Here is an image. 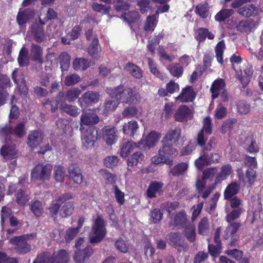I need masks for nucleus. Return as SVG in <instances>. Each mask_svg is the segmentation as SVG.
<instances>
[{
  "mask_svg": "<svg viewBox=\"0 0 263 263\" xmlns=\"http://www.w3.org/2000/svg\"><path fill=\"white\" fill-rule=\"evenodd\" d=\"M106 92L111 98L114 99L118 104L136 105L141 100L140 94L135 87L126 88L123 84L114 87L107 88Z\"/></svg>",
  "mask_w": 263,
  "mask_h": 263,
  "instance_id": "nucleus-1",
  "label": "nucleus"
},
{
  "mask_svg": "<svg viewBox=\"0 0 263 263\" xmlns=\"http://www.w3.org/2000/svg\"><path fill=\"white\" fill-rule=\"evenodd\" d=\"M69 260L68 251L61 249L51 255L48 252H42L37 254L34 263H67Z\"/></svg>",
  "mask_w": 263,
  "mask_h": 263,
  "instance_id": "nucleus-2",
  "label": "nucleus"
},
{
  "mask_svg": "<svg viewBox=\"0 0 263 263\" xmlns=\"http://www.w3.org/2000/svg\"><path fill=\"white\" fill-rule=\"evenodd\" d=\"M175 151L171 143L162 142V146L159 149L158 155L152 157V162L156 165L163 163L172 166L173 164V155Z\"/></svg>",
  "mask_w": 263,
  "mask_h": 263,
  "instance_id": "nucleus-3",
  "label": "nucleus"
},
{
  "mask_svg": "<svg viewBox=\"0 0 263 263\" xmlns=\"http://www.w3.org/2000/svg\"><path fill=\"white\" fill-rule=\"evenodd\" d=\"M36 236L35 233H30L14 236L9 240V242L14 246L15 252L20 254L29 253L31 247L27 243V240L33 239Z\"/></svg>",
  "mask_w": 263,
  "mask_h": 263,
  "instance_id": "nucleus-4",
  "label": "nucleus"
},
{
  "mask_svg": "<svg viewBox=\"0 0 263 263\" xmlns=\"http://www.w3.org/2000/svg\"><path fill=\"white\" fill-rule=\"evenodd\" d=\"M92 234L89 235V242L91 243H98L101 242L106 234L105 223L101 215L98 216L92 227Z\"/></svg>",
  "mask_w": 263,
  "mask_h": 263,
  "instance_id": "nucleus-5",
  "label": "nucleus"
},
{
  "mask_svg": "<svg viewBox=\"0 0 263 263\" xmlns=\"http://www.w3.org/2000/svg\"><path fill=\"white\" fill-rule=\"evenodd\" d=\"M226 87V85L223 79L219 78L214 80L210 89L212 99L214 100L220 96L222 102H227L229 98Z\"/></svg>",
  "mask_w": 263,
  "mask_h": 263,
  "instance_id": "nucleus-6",
  "label": "nucleus"
},
{
  "mask_svg": "<svg viewBox=\"0 0 263 263\" xmlns=\"http://www.w3.org/2000/svg\"><path fill=\"white\" fill-rule=\"evenodd\" d=\"M52 165L49 163L37 164L31 171V178L42 181L49 180L50 178Z\"/></svg>",
  "mask_w": 263,
  "mask_h": 263,
  "instance_id": "nucleus-7",
  "label": "nucleus"
},
{
  "mask_svg": "<svg viewBox=\"0 0 263 263\" xmlns=\"http://www.w3.org/2000/svg\"><path fill=\"white\" fill-rule=\"evenodd\" d=\"M166 238L169 245L176 249L179 253L187 251L188 245L182 239L180 233L172 232L166 235Z\"/></svg>",
  "mask_w": 263,
  "mask_h": 263,
  "instance_id": "nucleus-8",
  "label": "nucleus"
},
{
  "mask_svg": "<svg viewBox=\"0 0 263 263\" xmlns=\"http://www.w3.org/2000/svg\"><path fill=\"white\" fill-rule=\"evenodd\" d=\"M45 22L40 17L35 20L31 25L30 30L34 40L37 43L43 42L46 39L44 26Z\"/></svg>",
  "mask_w": 263,
  "mask_h": 263,
  "instance_id": "nucleus-9",
  "label": "nucleus"
},
{
  "mask_svg": "<svg viewBox=\"0 0 263 263\" xmlns=\"http://www.w3.org/2000/svg\"><path fill=\"white\" fill-rule=\"evenodd\" d=\"M220 156L217 153H204L195 161L196 167L202 170L205 166L215 162H218Z\"/></svg>",
  "mask_w": 263,
  "mask_h": 263,
  "instance_id": "nucleus-10",
  "label": "nucleus"
},
{
  "mask_svg": "<svg viewBox=\"0 0 263 263\" xmlns=\"http://www.w3.org/2000/svg\"><path fill=\"white\" fill-rule=\"evenodd\" d=\"M234 25L238 32L250 33L257 28V24L254 20L250 18L235 21Z\"/></svg>",
  "mask_w": 263,
  "mask_h": 263,
  "instance_id": "nucleus-11",
  "label": "nucleus"
},
{
  "mask_svg": "<svg viewBox=\"0 0 263 263\" xmlns=\"http://www.w3.org/2000/svg\"><path fill=\"white\" fill-rule=\"evenodd\" d=\"M237 13L245 18L255 17L260 14L261 10L259 7L253 4H247L237 8Z\"/></svg>",
  "mask_w": 263,
  "mask_h": 263,
  "instance_id": "nucleus-12",
  "label": "nucleus"
},
{
  "mask_svg": "<svg viewBox=\"0 0 263 263\" xmlns=\"http://www.w3.org/2000/svg\"><path fill=\"white\" fill-rule=\"evenodd\" d=\"M100 95L98 92L87 91L79 99V104L81 108L85 109L88 106L98 102Z\"/></svg>",
  "mask_w": 263,
  "mask_h": 263,
  "instance_id": "nucleus-13",
  "label": "nucleus"
},
{
  "mask_svg": "<svg viewBox=\"0 0 263 263\" xmlns=\"http://www.w3.org/2000/svg\"><path fill=\"white\" fill-rule=\"evenodd\" d=\"M193 111L185 105H180L174 115L176 121L179 122H186L192 120L193 118Z\"/></svg>",
  "mask_w": 263,
  "mask_h": 263,
  "instance_id": "nucleus-14",
  "label": "nucleus"
},
{
  "mask_svg": "<svg viewBox=\"0 0 263 263\" xmlns=\"http://www.w3.org/2000/svg\"><path fill=\"white\" fill-rule=\"evenodd\" d=\"M98 129L96 127L90 126L86 130L82 138L83 146L86 149L93 146L97 140Z\"/></svg>",
  "mask_w": 263,
  "mask_h": 263,
  "instance_id": "nucleus-15",
  "label": "nucleus"
},
{
  "mask_svg": "<svg viewBox=\"0 0 263 263\" xmlns=\"http://www.w3.org/2000/svg\"><path fill=\"white\" fill-rule=\"evenodd\" d=\"M43 139L44 134L41 130H32L28 134L27 144L31 148H35L42 143Z\"/></svg>",
  "mask_w": 263,
  "mask_h": 263,
  "instance_id": "nucleus-16",
  "label": "nucleus"
},
{
  "mask_svg": "<svg viewBox=\"0 0 263 263\" xmlns=\"http://www.w3.org/2000/svg\"><path fill=\"white\" fill-rule=\"evenodd\" d=\"M103 138L107 144L111 145L115 144L118 139V130L113 126H105L102 129Z\"/></svg>",
  "mask_w": 263,
  "mask_h": 263,
  "instance_id": "nucleus-17",
  "label": "nucleus"
},
{
  "mask_svg": "<svg viewBox=\"0 0 263 263\" xmlns=\"http://www.w3.org/2000/svg\"><path fill=\"white\" fill-rule=\"evenodd\" d=\"M93 250L90 245H87L84 249H79L76 251L73 257L76 263H84L93 254Z\"/></svg>",
  "mask_w": 263,
  "mask_h": 263,
  "instance_id": "nucleus-18",
  "label": "nucleus"
},
{
  "mask_svg": "<svg viewBox=\"0 0 263 263\" xmlns=\"http://www.w3.org/2000/svg\"><path fill=\"white\" fill-rule=\"evenodd\" d=\"M81 123L85 125H92L99 122V117L92 110H85L83 109L81 116Z\"/></svg>",
  "mask_w": 263,
  "mask_h": 263,
  "instance_id": "nucleus-19",
  "label": "nucleus"
},
{
  "mask_svg": "<svg viewBox=\"0 0 263 263\" xmlns=\"http://www.w3.org/2000/svg\"><path fill=\"white\" fill-rule=\"evenodd\" d=\"M196 97V93L194 91L193 87L186 86L183 88L180 95L177 97V100L181 102H193Z\"/></svg>",
  "mask_w": 263,
  "mask_h": 263,
  "instance_id": "nucleus-20",
  "label": "nucleus"
},
{
  "mask_svg": "<svg viewBox=\"0 0 263 263\" xmlns=\"http://www.w3.org/2000/svg\"><path fill=\"white\" fill-rule=\"evenodd\" d=\"M68 173L69 177L73 181L78 184L83 182V176L81 170L76 163H71L68 167Z\"/></svg>",
  "mask_w": 263,
  "mask_h": 263,
  "instance_id": "nucleus-21",
  "label": "nucleus"
},
{
  "mask_svg": "<svg viewBox=\"0 0 263 263\" xmlns=\"http://www.w3.org/2000/svg\"><path fill=\"white\" fill-rule=\"evenodd\" d=\"M194 37L196 41L200 43L205 42L206 38L209 40H213L215 38V35L208 28L200 27L196 30Z\"/></svg>",
  "mask_w": 263,
  "mask_h": 263,
  "instance_id": "nucleus-22",
  "label": "nucleus"
},
{
  "mask_svg": "<svg viewBox=\"0 0 263 263\" xmlns=\"http://www.w3.org/2000/svg\"><path fill=\"white\" fill-rule=\"evenodd\" d=\"M144 159V155L142 152H136L127 159V170L132 171L134 167L140 163Z\"/></svg>",
  "mask_w": 263,
  "mask_h": 263,
  "instance_id": "nucleus-23",
  "label": "nucleus"
},
{
  "mask_svg": "<svg viewBox=\"0 0 263 263\" xmlns=\"http://www.w3.org/2000/svg\"><path fill=\"white\" fill-rule=\"evenodd\" d=\"M233 172L232 166L229 164H225L221 166L220 171L217 174L215 179V184H220L222 181L227 179Z\"/></svg>",
  "mask_w": 263,
  "mask_h": 263,
  "instance_id": "nucleus-24",
  "label": "nucleus"
},
{
  "mask_svg": "<svg viewBox=\"0 0 263 263\" xmlns=\"http://www.w3.org/2000/svg\"><path fill=\"white\" fill-rule=\"evenodd\" d=\"M163 183L157 181H152L146 191V195L148 198H153L156 197V193H160L162 192Z\"/></svg>",
  "mask_w": 263,
  "mask_h": 263,
  "instance_id": "nucleus-25",
  "label": "nucleus"
},
{
  "mask_svg": "<svg viewBox=\"0 0 263 263\" xmlns=\"http://www.w3.org/2000/svg\"><path fill=\"white\" fill-rule=\"evenodd\" d=\"M181 129L177 127L174 129L169 130L163 138L162 142L171 143L172 141H178L181 137Z\"/></svg>",
  "mask_w": 263,
  "mask_h": 263,
  "instance_id": "nucleus-26",
  "label": "nucleus"
},
{
  "mask_svg": "<svg viewBox=\"0 0 263 263\" xmlns=\"http://www.w3.org/2000/svg\"><path fill=\"white\" fill-rule=\"evenodd\" d=\"M124 70L128 72L135 78L140 79L143 77L142 69L137 65L128 62L124 66Z\"/></svg>",
  "mask_w": 263,
  "mask_h": 263,
  "instance_id": "nucleus-27",
  "label": "nucleus"
},
{
  "mask_svg": "<svg viewBox=\"0 0 263 263\" xmlns=\"http://www.w3.org/2000/svg\"><path fill=\"white\" fill-rule=\"evenodd\" d=\"M240 189L239 185L236 182H232L228 185L224 192V198L229 200L236 195Z\"/></svg>",
  "mask_w": 263,
  "mask_h": 263,
  "instance_id": "nucleus-28",
  "label": "nucleus"
},
{
  "mask_svg": "<svg viewBox=\"0 0 263 263\" xmlns=\"http://www.w3.org/2000/svg\"><path fill=\"white\" fill-rule=\"evenodd\" d=\"M186 215L183 211H181L176 214L173 220V226L178 229L184 228L187 224Z\"/></svg>",
  "mask_w": 263,
  "mask_h": 263,
  "instance_id": "nucleus-29",
  "label": "nucleus"
},
{
  "mask_svg": "<svg viewBox=\"0 0 263 263\" xmlns=\"http://www.w3.org/2000/svg\"><path fill=\"white\" fill-rule=\"evenodd\" d=\"M189 164L186 162H180L175 165L171 168L170 173L173 176L178 177L183 175L188 169Z\"/></svg>",
  "mask_w": 263,
  "mask_h": 263,
  "instance_id": "nucleus-30",
  "label": "nucleus"
},
{
  "mask_svg": "<svg viewBox=\"0 0 263 263\" xmlns=\"http://www.w3.org/2000/svg\"><path fill=\"white\" fill-rule=\"evenodd\" d=\"M30 52L33 61L40 63H43V50L40 45L31 44Z\"/></svg>",
  "mask_w": 263,
  "mask_h": 263,
  "instance_id": "nucleus-31",
  "label": "nucleus"
},
{
  "mask_svg": "<svg viewBox=\"0 0 263 263\" xmlns=\"http://www.w3.org/2000/svg\"><path fill=\"white\" fill-rule=\"evenodd\" d=\"M161 138V134L155 131L151 132L144 140L145 145L148 148L154 147Z\"/></svg>",
  "mask_w": 263,
  "mask_h": 263,
  "instance_id": "nucleus-32",
  "label": "nucleus"
},
{
  "mask_svg": "<svg viewBox=\"0 0 263 263\" xmlns=\"http://www.w3.org/2000/svg\"><path fill=\"white\" fill-rule=\"evenodd\" d=\"M142 141H140L138 145L132 141H128L124 143L121 149V156L122 157H127L134 148L139 147L140 145L142 144Z\"/></svg>",
  "mask_w": 263,
  "mask_h": 263,
  "instance_id": "nucleus-33",
  "label": "nucleus"
},
{
  "mask_svg": "<svg viewBox=\"0 0 263 263\" xmlns=\"http://www.w3.org/2000/svg\"><path fill=\"white\" fill-rule=\"evenodd\" d=\"M90 65V61L84 58H76L72 63L73 68L77 71H84L89 67Z\"/></svg>",
  "mask_w": 263,
  "mask_h": 263,
  "instance_id": "nucleus-34",
  "label": "nucleus"
},
{
  "mask_svg": "<svg viewBox=\"0 0 263 263\" xmlns=\"http://www.w3.org/2000/svg\"><path fill=\"white\" fill-rule=\"evenodd\" d=\"M1 155L6 159L12 160L15 157L16 151L14 145H4L1 148Z\"/></svg>",
  "mask_w": 263,
  "mask_h": 263,
  "instance_id": "nucleus-35",
  "label": "nucleus"
},
{
  "mask_svg": "<svg viewBox=\"0 0 263 263\" xmlns=\"http://www.w3.org/2000/svg\"><path fill=\"white\" fill-rule=\"evenodd\" d=\"M195 13L201 18H206L209 14V7L207 2L198 4L195 9Z\"/></svg>",
  "mask_w": 263,
  "mask_h": 263,
  "instance_id": "nucleus-36",
  "label": "nucleus"
},
{
  "mask_svg": "<svg viewBox=\"0 0 263 263\" xmlns=\"http://www.w3.org/2000/svg\"><path fill=\"white\" fill-rule=\"evenodd\" d=\"M138 128L139 125L137 122L135 120H132L125 123L123 126L122 130L124 134L133 137Z\"/></svg>",
  "mask_w": 263,
  "mask_h": 263,
  "instance_id": "nucleus-37",
  "label": "nucleus"
},
{
  "mask_svg": "<svg viewBox=\"0 0 263 263\" xmlns=\"http://www.w3.org/2000/svg\"><path fill=\"white\" fill-rule=\"evenodd\" d=\"M229 223V224L227 227L223 236V238L225 240L228 239L235 234L241 226L240 222L232 221Z\"/></svg>",
  "mask_w": 263,
  "mask_h": 263,
  "instance_id": "nucleus-38",
  "label": "nucleus"
},
{
  "mask_svg": "<svg viewBox=\"0 0 263 263\" xmlns=\"http://www.w3.org/2000/svg\"><path fill=\"white\" fill-rule=\"evenodd\" d=\"M158 16L156 14H153L147 17L144 25V30L145 31H153L158 24Z\"/></svg>",
  "mask_w": 263,
  "mask_h": 263,
  "instance_id": "nucleus-39",
  "label": "nucleus"
},
{
  "mask_svg": "<svg viewBox=\"0 0 263 263\" xmlns=\"http://www.w3.org/2000/svg\"><path fill=\"white\" fill-rule=\"evenodd\" d=\"M32 14L29 9H25L18 12L16 16V21L20 26H23L26 24L31 18Z\"/></svg>",
  "mask_w": 263,
  "mask_h": 263,
  "instance_id": "nucleus-40",
  "label": "nucleus"
},
{
  "mask_svg": "<svg viewBox=\"0 0 263 263\" xmlns=\"http://www.w3.org/2000/svg\"><path fill=\"white\" fill-rule=\"evenodd\" d=\"M17 62L21 67L27 66L29 63V58L28 50L22 47L20 52L17 58Z\"/></svg>",
  "mask_w": 263,
  "mask_h": 263,
  "instance_id": "nucleus-41",
  "label": "nucleus"
},
{
  "mask_svg": "<svg viewBox=\"0 0 263 263\" xmlns=\"http://www.w3.org/2000/svg\"><path fill=\"white\" fill-rule=\"evenodd\" d=\"M59 60L62 71H67L70 64V56L66 52L60 53Z\"/></svg>",
  "mask_w": 263,
  "mask_h": 263,
  "instance_id": "nucleus-42",
  "label": "nucleus"
},
{
  "mask_svg": "<svg viewBox=\"0 0 263 263\" xmlns=\"http://www.w3.org/2000/svg\"><path fill=\"white\" fill-rule=\"evenodd\" d=\"M226 45L224 40L219 42L216 45L215 51L217 62L222 65L223 64V55Z\"/></svg>",
  "mask_w": 263,
  "mask_h": 263,
  "instance_id": "nucleus-43",
  "label": "nucleus"
},
{
  "mask_svg": "<svg viewBox=\"0 0 263 263\" xmlns=\"http://www.w3.org/2000/svg\"><path fill=\"white\" fill-rule=\"evenodd\" d=\"M234 13V11L232 9H222L215 15V20L218 22H224Z\"/></svg>",
  "mask_w": 263,
  "mask_h": 263,
  "instance_id": "nucleus-44",
  "label": "nucleus"
},
{
  "mask_svg": "<svg viewBox=\"0 0 263 263\" xmlns=\"http://www.w3.org/2000/svg\"><path fill=\"white\" fill-rule=\"evenodd\" d=\"M183 234L190 242H193L196 239V228L193 224H187L184 228Z\"/></svg>",
  "mask_w": 263,
  "mask_h": 263,
  "instance_id": "nucleus-45",
  "label": "nucleus"
},
{
  "mask_svg": "<svg viewBox=\"0 0 263 263\" xmlns=\"http://www.w3.org/2000/svg\"><path fill=\"white\" fill-rule=\"evenodd\" d=\"M167 68L174 77L179 78L183 74V68L179 63H176L170 64Z\"/></svg>",
  "mask_w": 263,
  "mask_h": 263,
  "instance_id": "nucleus-46",
  "label": "nucleus"
},
{
  "mask_svg": "<svg viewBox=\"0 0 263 263\" xmlns=\"http://www.w3.org/2000/svg\"><path fill=\"white\" fill-rule=\"evenodd\" d=\"M99 40L97 36L96 35L88 48V52L92 57L97 58L99 57Z\"/></svg>",
  "mask_w": 263,
  "mask_h": 263,
  "instance_id": "nucleus-47",
  "label": "nucleus"
},
{
  "mask_svg": "<svg viewBox=\"0 0 263 263\" xmlns=\"http://www.w3.org/2000/svg\"><path fill=\"white\" fill-rule=\"evenodd\" d=\"M74 209L73 201L66 202L60 210V215L63 218L68 217L73 213Z\"/></svg>",
  "mask_w": 263,
  "mask_h": 263,
  "instance_id": "nucleus-48",
  "label": "nucleus"
},
{
  "mask_svg": "<svg viewBox=\"0 0 263 263\" xmlns=\"http://www.w3.org/2000/svg\"><path fill=\"white\" fill-rule=\"evenodd\" d=\"M26 122L21 121L13 128V135L18 138H23L26 134Z\"/></svg>",
  "mask_w": 263,
  "mask_h": 263,
  "instance_id": "nucleus-49",
  "label": "nucleus"
},
{
  "mask_svg": "<svg viewBox=\"0 0 263 263\" xmlns=\"http://www.w3.org/2000/svg\"><path fill=\"white\" fill-rule=\"evenodd\" d=\"M81 93V90L78 87H72L68 89L66 93V99L69 102H72L76 100Z\"/></svg>",
  "mask_w": 263,
  "mask_h": 263,
  "instance_id": "nucleus-50",
  "label": "nucleus"
},
{
  "mask_svg": "<svg viewBox=\"0 0 263 263\" xmlns=\"http://www.w3.org/2000/svg\"><path fill=\"white\" fill-rule=\"evenodd\" d=\"M59 104V101L55 98H48L43 103V106L52 112H54L58 109Z\"/></svg>",
  "mask_w": 263,
  "mask_h": 263,
  "instance_id": "nucleus-51",
  "label": "nucleus"
},
{
  "mask_svg": "<svg viewBox=\"0 0 263 263\" xmlns=\"http://www.w3.org/2000/svg\"><path fill=\"white\" fill-rule=\"evenodd\" d=\"M65 174V168L61 165H55L54 168L53 177L58 182H63Z\"/></svg>",
  "mask_w": 263,
  "mask_h": 263,
  "instance_id": "nucleus-52",
  "label": "nucleus"
},
{
  "mask_svg": "<svg viewBox=\"0 0 263 263\" xmlns=\"http://www.w3.org/2000/svg\"><path fill=\"white\" fill-rule=\"evenodd\" d=\"M118 104L116 101L112 100H106L104 104L103 115L108 116L110 112H112L116 109Z\"/></svg>",
  "mask_w": 263,
  "mask_h": 263,
  "instance_id": "nucleus-53",
  "label": "nucleus"
},
{
  "mask_svg": "<svg viewBox=\"0 0 263 263\" xmlns=\"http://www.w3.org/2000/svg\"><path fill=\"white\" fill-rule=\"evenodd\" d=\"M62 109L65 112L72 117H76L80 113V109L76 106L65 104L62 106Z\"/></svg>",
  "mask_w": 263,
  "mask_h": 263,
  "instance_id": "nucleus-54",
  "label": "nucleus"
},
{
  "mask_svg": "<svg viewBox=\"0 0 263 263\" xmlns=\"http://www.w3.org/2000/svg\"><path fill=\"white\" fill-rule=\"evenodd\" d=\"M30 210L36 217H40L43 213L42 202L39 200H35L31 204Z\"/></svg>",
  "mask_w": 263,
  "mask_h": 263,
  "instance_id": "nucleus-55",
  "label": "nucleus"
},
{
  "mask_svg": "<svg viewBox=\"0 0 263 263\" xmlns=\"http://www.w3.org/2000/svg\"><path fill=\"white\" fill-rule=\"evenodd\" d=\"M119 159L117 156H108L103 160L104 165L108 168H112L117 166Z\"/></svg>",
  "mask_w": 263,
  "mask_h": 263,
  "instance_id": "nucleus-56",
  "label": "nucleus"
},
{
  "mask_svg": "<svg viewBox=\"0 0 263 263\" xmlns=\"http://www.w3.org/2000/svg\"><path fill=\"white\" fill-rule=\"evenodd\" d=\"M16 202L20 205L24 206L26 204L29 200L28 195H27L24 191L22 189H19L15 193Z\"/></svg>",
  "mask_w": 263,
  "mask_h": 263,
  "instance_id": "nucleus-57",
  "label": "nucleus"
},
{
  "mask_svg": "<svg viewBox=\"0 0 263 263\" xmlns=\"http://www.w3.org/2000/svg\"><path fill=\"white\" fill-rule=\"evenodd\" d=\"M216 245L209 244L208 251L211 256L216 257L221 253L222 243H215Z\"/></svg>",
  "mask_w": 263,
  "mask_h": 263,
  "instance_id": "nucleus-58",
  "label": "nucleus"
},
{
  "mask_svg": "<svg viewBox=\"0 0 263 263\" xmlns=\"http://www.w3.org/2000/svg\"><path fill=\"white\" fill-rule=\"evenodd\" d=\"M224 253L237 261H240L243 256V252L237 249H228L225 251Z\"/></svg>",
  "mask_w": 263,
  "mask_h": 263,
  "instance_id": "nucleus-59",
  "label": "nucleus"
},
{
  "mask_svg": "<svg viewBox=\"0 0 263 263\" xmlns=\"http://www.w3.org/2000/svg\"><path fill=\"white\" fill-rule=\"evenodd\" d=\"M122 17L128 24L136 22L139 17V13L136 11H129L122 15Z\"/></svg>",
  "mask_w": 263,
  "mask_h": 263,
  "instance_id": "nucleus-60",
  "label": "nucleus"
},
{
  "mask_svg": "<svg viewBox=\"0 0 263 263\" xmlns=\"http://www.w3.org/2000/svg\"><path fill=\"white\" fill-rule=\"evenodd\" d=\"M237 111L241 115H246L250 112V105L244 100H240L237 104Z\"/></svg>",
  "mask_w": 263,
  "mask_h": 263,
  "instance_id": "nucleus-61",
  "label": "nucleus"
},
{
  "mask_svg": "<svg viewBox=\"0 0 263 263\" xmlns=\"http://www.w3.org/2000/svg\"><path fill=\"white\" fill-rule=\"evenodd\" d=\"M81 80V77L77 74H71L67 75L64 80L65 85L67 86H73Z\"/></svg>",
  "mask_w": 263,
  "mask_h": 263,
  "instance_id": "nucleus-62",
  "label": "nucleus"
},
{
  "mask_svg": "<svg viewBox=\"0 0 263 263\" xmlns=\"http://www.w3.org/2000/svg\"><path fill=\"white\" fill-rule=\"evenodd\" d=\"M150 215V220L154 223H158L163 218V213L159 209L152 210Z\"/></svg>",
  "mask_w": 263,
  "mask_h": 263,
  "instance_id": "nucleus-63",
  "label": "nucleus"
},
{
  "mask_svg": "<svg viewBox=\"0 0 263 263\" xmlns=\"http://www.w3.org/2000/svg\"><path fill=\"white\" fill-rule=\"evenodd\" d=\"M242 212V209H233L226 216V220L228 222H231L239 218Z\"/></svg>",
  "mask_w": 263,
  "mask_h": 263,
  "instance_id": "nucleus-64",
  "label": "nucleus"
}]
</instances>
